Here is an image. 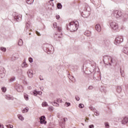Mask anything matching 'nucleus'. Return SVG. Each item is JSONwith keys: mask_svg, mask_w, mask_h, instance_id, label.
I'll return each instance as SVG.
<instances>
[{"mask_svg": "<svg viewBox=\"0 0 128 128\" xmlns=\"http://www.w3.org/2000/svg\"><path fill=\"white\" fill-rule=\"evenodd\" d=\"M56 102H62V99H60V98H58V99H57Z\"/></svg>", "mask_w": 128, "mask_h": 128, "instance_id": "nucleus-41", "label": "nucleus"}, {"mask_svg": "<svg viewBox=\"0 0 128 128\" xmlns=\"http://www.w3.org/2000/svg\"><path fill=\"white\" fill-rule=\"evenodd\" d=\"M50 0V2H52V1H54V0Z\"/></svg>", "mask_w": 128, "mask_h": 128, "instance_id": "nucleus-57", "label": "nucleus"}, {"mask_svg": "<svg viewBox=\"0 0 128 128\" xmlns=\"http://www.w3.org/2000/svg\"><path fill=\"white\" fill-rule=\"evenodd\" d=\"M49 110H52V107L50 106Z\"/></svg>", "mask_w": 128, "mask_h": 128, "instance_id": "nucleus-53", "label": "nucleus"}, {"mask_svg": "<svg viewBox=\"0 0 128 128\" xmlns=\"http://www.w3.org/2000/svg\"><path fill=\"white\" fill-rule=\"evenodd\" d=\"M18 118H19V120H24V116H22V115L20 114H18Z\"/></svg>", "mask_w": 128, "mask_h": 128, "instance_id": "nucleus-21", "label": "nucleus"}, {"mask_svg": "<svg viewBox=\"0 0 128 128\" xmlns=\"http://www.w3.org/2000/svg\"><path fill=\"white\" fill-rule=\"evenodd\" d=\"M6 100H14V97H12V96H10V95L6 96Z\"/></svg>", "mask_w": 128, "mask_h": 128, "instance_id": "nucleus-17", "label": "nucleus"}, {"mask_svg": "<svg viewBox=\"0 0 128 128\" xmlns=\"http://www.w3.org/2000/svg\"><path fill=\"white\" fill-rule=\"evenodd\" d=\"M89 128H94V124H91L88 126Z\"/></svg>", "mask_w": 128, "mask_h": 128, "instance_id": "nucleus-44", "label": "nucleus"}, {"mask_svg": "<svg viewBox=\"0 0 128 128\" xmlns=\"http://www.w3.org/2000/svg\"><path fill=\"white\" fill-rule=\"evenodd\" d=\"M85 10H86V12H85L84 14L83 15L84 16V18H88V16H90V7H88L86 6L85 7Z\"/></svg>", "mask_w": 128, "mask_h": 128, "instance_id": "nucleus-7", "label": "nucleus"}, {"mask_svg": "<svg viewBox=\"0 0 128 128\" xmlns=\"http://www.w3.org/2000/svg\"><path fill=\"white\" fill-rule=\"evenodd\" d=\"M94 79H96V78H94Z\"/></svg>", "mask_w": 128, "mask_h": 128, "instance_id": "nucleus-58", "label": "nucleus"}, {"mask_svg": "<svg viewBox=\"0 0 128 128\" xmlns=\"http://www.w3.org/2000/svg\"><path fill=\"white\" fill-rule=\"evenodd\" d=\"M82 124L83 126H84V123H82Z\"/></svg>", "mask_w": 128, "mask_h": 128, "instance_id": "nucleus-56", "label": "nucleus"}, {"mask_svg": "<svg viewBox=\"0 0 128 128\" xmlns=\"http://www.w3.org/2000/svg\"><path fill=\"white\" fill-rule=\"evenodd\" d=\"M14 20H16V22H20L22 20V15L18 14V15H16L14 16Z\"/></svg>", "mask_w": 128, "mask_h": 128, "instance_id": "nucleus-9", "label": "nucleus"}, {"mask_svg": "<svg viewBox=\"0 0 128 128\" xmlns=\"http://www.w3.org/2000/svg\"><path fill=\"white\" fill-rule=\"evenodd\" d=\"M6 126H7V128H14V126L12 125H10V124L6 125Z\"/></svg>", "mask_w": 128, "mask_h": 128, "instance_id": "nucleus-42", "label": "nucleus"}, {"mask_svg": "<svg viewBox=\"0 0 128 128\" xmlns=\"http://www.w3.org/2000/svg\"><path fill=\"white\" fill-rule=\"evenodd\" d=\"M124 40V38L122 36H119L116 38L115 40H114V44H120V42H122Z\"/></svg>", "mask_w": 128, "mask_h": 128, "instance_id": "nucleus-6", "label": "nucleus"}, {"mask_svg": "<svg viewBox=\"0 0 128 128\" xmlns=\"http://www.w3.org/2000/svg\"><path fill=\"white\" fill-rule=\"evenodd\" d=\"M53 26H54V28H55L58 27L57 24H56V22H54L53 24Z\"/></svg>", "mask_w": 128, "mask_h": 128, "instance_id": "nucleus-45", "label": "nucleus"}, {"mask_svg": "<svg viewBox=\"0 0 128 128\" xmlns=\"http://www.w3.org/2000/svg\"><path fill=\"white\" fill-rule=\"evenodd\" d=\"M14 80H16V78L14 77H12L10 78V82H14Z\"/></svg>", "mask_w": 128, "mask_h": 128, "instance_id": "nucleus-32", "label": "nucleus"}, {"mask_svg": "<svg viewBox=\"0 0 128 128\" xmlns=\"http://www.w3.org/2000/svg\"><path fill=\"white\" fill-rule=\"evenodd\" d=\"M34 2V0H26V2L28 4H32Z\"/></svg>", "mask_w": 128, "mask_h": 128, "instance_id": "nucleus-20", "label": "nucleus"}, {"mask_svg": "<svg viewBox=\"0 0 128 128\" xmlns=\"http://www.w3.org/2000/svg\"><path fill=\"white\" fill-rule=\"evenodd\" d=\"M0 50H2V52H6V48H4V47H1L0 48Z\"/></svg>", "mask_w": 128, "mask_h": 128, "instance_id": "nucleus-28", "label": "nucleus"}, {"mask_svg": "<svg viewBox=\"0 0 128 128\" xmlns=\"http://www.w3.org/2000/svg\"><path fill=\"white\" fill-rule=\"evenodd\" d=\"M39 78L40 80H44V78H42V77L40 76H39Z\"/></svg>", "mask_w": 128, "mask_h": 128, "instance_id": "nucleus-50", "label": "nucleus"}, {"mask_svg": "<svg viewBox=\"0 0 128 128\" xmlns=\"http://www.w3.org/2000/svg\"><path fill=\"white\" fill-rule=\"evenodd\" d=\"M24 98H25L26 100H28V95L26 94H24Z\"/></svg>", "mask_w": 128, "mask_h": 128, "instance_id": "nucleus-26", "label": "nucleus"}, {"mask_svg": "<svg viewBox=\"0 0 128 128\" xmlns=\"http://www.w3.org/2000/svg\"><path fill=\"white\" fill-rule=\"evenodd\" d=\"M104 62V60H108L110 61V62H109L110 66H112V64H114L116 60L114 58L110 56H105L103 58Z\"/></svg>", "mask_w": 128, "mask_h": 128, "instance_id": "nucleus-5", "label": "nucleus"}, {"mask_svg": "<svg viewBox=\"0 0 128 128\" xmlns=\"http://www.w3.org/2000/svg\"><path fill=\"white\" fill-rule=\"evenodd\" d=\"M94 79H96V78H94Z\"/></svg>", "mask_w": 128, "mask_h": 128, "instance_id": "nucleus-59", "label": "nucleus"}, {"mask_svg": "<svg viewBox=\"0 0 128 128\" xmlns=\"http://www.w3.org/2000/svg\"><path fill=\"white\" fill-rule=\"evenodd\" d=\"M75 98L76 100H78V101L80 100V97H78V96H76Z\"/></svg>", "mask_w": 128, "mask_h": 128, "instance_id": "nucleus-47", "label": "nucleus"}, {"mask_svg": "<svg viewBox=\"0 0 128 128\" xmlns=\"http://www.w3.org/2000/svg\"><path fill=\"white\" fill-rule=\"evenodd\" d=\"M30 23L28 22H26V27H25V28H24V30L28 32V28H30Z\"/></svg>", "mask_w": 128, "mask_h": 128, "instance_id": "nucleus-15", "label": "nucleus"}, {"mask_svg": "<svg viewBox=\"0 0 128 128\" xmlns=\"http://www.w3.org/2000/svg\"><path fill=\"white\" fill-rule=\"evenodd\" d=\"M18 58L12 56V60H18Z\"/></svg>", "mask_w": 128, "mask_h": 128, "instance_id": "nucleus-37", "label": "nucleus"}, {"mask_svg": "<svg viewBox=\"0 0 128 128\" xmlns=\"http://www.w3.org/2000/svg\"><path fill=\"white\" fill-rule=\"evenodd\" d=\"M4 68L0 69V77L2 78L4 77Z\"/></svg>", "mask_w": 128, "mask_h": 128, "instance_id": "nucleus-12", "label": "nucleus"}, {"mask_svg": "<svg viewBox=\"0 0 128 128\" xmlns=\"http://www.w3.org/2000/svg\"><path fill=\"white\" fill-rule=\"evenodd\" d=\"M27 74L30 78H34V74L32 73V70H28L27 72Z\"/></svg>", "mask_w": 128, "mask_h": 128, "instance_id": "nucleus-10", "label": "nucleus"}, {"mask_svg": "<svg viewBox=\"0 0 128 128\" xmlns=\"http://www.w3.org/2000/svg\"><path fill=\"white\" fill-rule=\"evenodd\" d=\"M30 34H30H30H30Z\"/></svg>", "mask_w": 128, "mask_h": 128, "instance_id": "nucleus-60", "label": "nucleus"}, {"mask_svg": "<svg viewBox=\"0 0 128 128\" xmlns=\"http://www.w3.org/2000/svg\"><path fill=\"white\" fill-rule=\"evenodd\" d=\"M94 114L95 116H100V112L98 111L96 112Z\"/></svg>", "mask_w": 128, "mask_h": 128, "instance_id": "nucleus-40", "label": "nucleus"}, {"mask_svg": "<svg viewBox=\"0 0 128 128\" xmlns=\"http://www.w3.org/2000/svg\"><path fill=\"white\" fill-rule=\"evenodd\" d=\"M54 40H58V38H62L61 36H58L57 34H54Z\"/></svg>", "mask_w": 128, "mask_h": 128, "instance_id": "nucleus-25", "label": "nucleus"}, {"mask_svg": "<svg viewBox=\"0 0 128 128\" xmlns=\"http://www.w3.org/2000/svg\"><path fill=\"white\" fill-rule=\"evenodd\" d=\"M123 52L128 56V47H124L123 48Z\"/></svg>", "mask_w": 128, "mask_h": 128, "instance_id": "nucleus-16", "label": "nucleus"}, {"mask_svg": "<svg viewBox=\"0 0 128 128\" xmlns=\"http://www.w3.org/2000/svg\"><path fill=\"white\" fill-rule=\"evenodd\" d=\"M112 16L116 18H118L119 20H126V17L122 15V12L120 10H113Z\"/></svg>", "mask_w": 128, "mask_h": 128, "instance_id": "nucleus-1", "label": "nucleus"}, {"mask_svg": "<svg viewBox=\"0 0 128 128\" xmlns=\"http://www.w3.org/2000/svg\"><path fill=\"white\" fill-rule=\"evenodd\" d=\"M122 87L120 86H118L117 87V92H118V94L122 92Z\"/></svg>", "mask_w": 128, "mask_h": 128, "instance_id": "nucleus-24", "label": "nucleus"}, {"mask_svg": "<svg viewBox=\"0 0 128 128\" xmlns=\"http://www.w3.org/2000/svg\"><path fill=\"white\" fill-rule=\"evenodd\" d=\"M52 46L50 44H43V50L45 52H48V54H50L52 50Z\"/></svg>", "mask_w": 128, "mask_h": 128, "instance_id": "nucleus-4", "label": "nucleus"}, {"mask_svg": "<svg viewBox=\"0 0 128 128\" xmlns=\"http://www.w3.org/2000/svg\"><path fill=\"white\" fill-rule=\"evenodd\" d=\"M66 29L70 32H76L78 30V24H76L74 22H70L68 26L67 25Z\"/></svg>", "mask_w": 128, "mask_h": 128, "instance_id": "nucleus-3", "label": "nucleus"}, {"mask_svg": "<svg viewBox=\"0 0 128 128\" xmlns=\"http://www.w3.org/2000/svg\"><path fill=\"white\" fill-rule=\"evenodd\" d=\"M28 112V109L26 108H24L22 110V112H23V114H24V112Z\"/></svg>", "mask_w": 128, "mask_h": 128, "instance_id": "nucleus-30", "label": "nucleus"}, {"mask_svg": "<svg viewBox=\"0 0 128 128\" xmlns=\"http://www.w3.org/2000/svg\"><path fill=\"white\" fill-rule=\"evenodd\" d=\"M95 28L98 32H100L102 30V28L100 27V24H97L96 25Z\"/></svg>", "mask_w": 128, "mask_h": 128, "instance_id": "nucleus-11", "label": "nucleus"}, {"mask_svg": "<svg viewBox=\"0 0 128 128\" xmlns=\"http://www.w3.org/2000/svg\"><path fill=\"white\" fill-rule=\"evenodd\" d=\"M57 8L58 10H62V4L60 3H58Z\"/></svg>", "mask_w": 128, "mask_h": 128, "instance_id": "nucleus-22", "label": "nucleus"}, {"mask_svg": "<svg viewBox=\"0 0 128 128\" xmlns=\"http://www.w3.org/2000/svg\"><path fill=\"white\" fill-rule=\"evenodd\" d=\"M38 94V92L36 90H34L33 92V94L35 96H36V95Z\"/></svg>", "mask_w": 128, "mask_h": 128, "instance_id": "nucleus-31", "label": "nucleus"}, {"mask_svg": "<svg viewBox=\"0 0 128 128\" xmlns=\"http://www.w3.org/2000/svg\"><path fill=\"white\" fill-rule=\"evenodd\" d=\"M103 44L106 47V48H108L110 46V42L108 40L104 41L103 42Z\"/></svg>", "mask_w": 128, "mask_h": 128, "instance_id": "nucleus-14", "label": "nucleus"}, {"mask_svg": "<svg viewBox=\"0 0 128 128\" xmlns=\"http://www.w3.org/2000/svg\"><path fill=\"white\" fill-rule=\"evenodd\" d=\"M65 104H66V106H70V102H66L65 103Z\"/></svg>", "mask_w": 128, "mask_h": 128, "instance_id": "nucleus-39", "label": "nucleus"}, {"mask_svg": "<svg viewBox=\"0 0 128 128\" xmlns=\"http://www.w3.org/2000/svg\"><path fill=\"white\" fill-rule=\"evenodd\" d=\"M28 60H29L30 62V64H32V62H34V59H32V58H29Z\"/></svg>", "mask_w": 128, "mask_h": 128, "instance_id": "nucleus-34", "label": "nucleus"}, {"mask_svg": "<svg viewBox=\"0 0 128 128\" xmlns=\"http://www.w3.org/2000/svg\"><path fill=\"white\" fill-rule=\"evenodd\" d=\"M88 90H94V86H90L88 87Z\"/></svg>", "mask_w": 128, "mask_h": 128, "instance_id": "nucleus-38", "label": "nucleus"}, {"mask_svg": "<svg viewBox=\"0 0 128 128\" xmlns=\"http://www.w3.org/2000/svg\"><path fill=\"white\" fill-rule=\"evenodd\" d=\"M84 122H86V120H84Z\"/></svg>", "mask_w": 128, "mask_h": 128, "instance_id": "nucleus-55", "label": "nucleus"}, {"mask_svg": "<svg viewBox=\"0 0 128 128\" xmlns=\"http://www.w3.org/2000/svg\"><path fill=\"white\" fill-rule=\"evenodd\" d=\"M105 126L106 128H110V124H108V122H106L105 123Z\"/></svg>", "mask_w": 128, "mask_h": 128, "instance_id": "nucleus-36", "label": "nucleus"}, {"mask_svg": "<svg viewBox=\"0 0 128 128\" xmlns=\"http://www.w3.org/2000/svg\"><path fill=\"white\" fill-rule=\"evenodd\" d=\"M42 106H48V102H44L42 103Z\"/></svg>", "mask_w": 128, "mask_h": 128, "instance_id": "nucleus-27", "label": "nucleus"}, {"mask_svg": "<svg viewBox=\"0 0 128 128\" xmlns=\"http://www.w3.org/2000/svg\"><path fill=\"white\" fill-rule=\"evenodd\" d=\"M28 64H26V62H22V68H28Z\"/></svg>", "mask_w": 128, "mask_h": 128, "instance_id": "nucleus-18", "label": "nucleus"}, {"mask_svg": "<svg viewBox=\"0 0 128 128\" xmlns=\"http://www.w3.org/2000/svg\"><path fill=\"white\" fill-rule=\"evenodd\" d=\"M56 20H60V15L57 14V15H56Z\"/></svg>", "mask_w": 128, "mask_h": 128, "instance_id": "nucleus-46", "label": "nucleus"}, {"mask_svg": "<svg viewBox=\"0 0 128 128\" xmlns=\"http://www.w3.org/2000/svg\"><path fill=\"white\" fill-rule=\"evenodd\" d=\"M86 120H88V119L86 118Z\"/></svg>", "mask_w": 128, "mask_h": 128, "instance_id": "nucleus-61", "label": "nucleus"}, {"mask_svg": "<svg viewBox=\"0 0 128 128\" xmlns=\"http://www.w3.org/2000/svg\"><path fill=\"white\" fill-rule=\"evenodd\" d=\"M53 106H59L60 104H58L56 103V101H54L53 104H52Z\"/></svg>", "mask_w": 128, "mask_h": 128, "instance_id": "nucleus-29", "label": "nucleus"}, {"mask_svg": "<svg viewBox=\"0 0 128 128\" xmlns=\"http://www.w3.org/2000/svg\"><path fill=\"white\" fill-rule=\"evenodd\" d=\"M36 34L38 36H40V32H38L36 31Z\"/></svg>", "mask_w": 128, "mask_h": 128, "instance_id": "nucleus-48", "label": "nucleus"}, {"mask_svg": "<svg viewBox=\"0 0 128 128\" xmlns=\"http://www.w3.org/2000/svg\"><path fill=\"white\" fill-rule=\"evenodd\" d=\"M128 118L127 117H124L122 121V124H128Z\"/></svg>", "mask_w": 128, "mask_h": 128, "instance_id": "nucleus-13", "label": "nucleus"}, {"mask_svg": "<svg viewBox=\"0 0 128 128\" xmlns=\"http://www.w3.org/2000/svg\"><path fill=\"white\" fill-rule=\"evenodd\" d=\"M56 28H57L58 30V32H60V31L62 30V28H61L60 27V26H57Z\"/></svg>", "mask_w": 128, "mask_h": 128, "instance_id": "nucleus-43", "label": "nucleus"}, {"mask_svg": "<svg viewBox=\"0 0 128 128\" xmlns=\"http://www.w3.org/2000/svg\"><path fill=\"white\" fill-rule=\"evenodd\" d=\"M85 36H92V32L90 31H86L84 32Z\"/></svg>", "mask_w": 128, "mask_h": 128, "instance_id": "nucleus-19", "label": "nucleus"}, {"mask_svg": "<svg viewBox=\"0 0 128 128\" xmlns=\"http://www.w3.org/2000/svg\"><path fill=\"white\" fill-rule=\"evenodd\" d=\"M78 107L80 108H84V104H79L78 105Z\"/></svg>", "mask_w": 128, "mask_h": 128, "instance_id": "nucleus-33", "label": "nucleus"}, {"mask_svg": "<svg viewBox=\"0 0 128 128\" xmlns=\"http://www.w3.org/2000/svg\"><path fill=\"white\" fill-rule=\"evenodd\" d=\"M63 120H64V122H66V120H68V118H63Z\"/></svg>", "mask_w": 128, "mask_h": 128, "instance_id": "nucleus-49", "label": "nucleus"}, {"mask_svg": "<svg viewBox=\"0 0 128 128\" xmlns=\"http://www.w3.org/2000/svg\"><path fill=\"white\" fill-rule=\"evenodd\" d=\"M22 44H24V42H22V39L19 40L18 41V46H22Z\"/></svg>", "mask_w": 128, "mask_h": 128, "instance_id": "nucleus-23", "label": "nucleus"}, {"mask_svg": "<svg viewBox=\"0 0 128 128\" xmlns=\"http://www.w3.org/2000/svg\"><path fill=\"white\" fill-rule=\"evenodd\" d=\"M109 24H110V26L112 30L114 32H118L120 30L118 29V24L114 21L110 20L109 22Z\"/></svg>", "mask_w": 128, "mask_h": 128, "instance_id": "nucleus-2", "label": "nucleus"}, {"mask_svg": "<svg viewBox=\"0 0 128 128\" xmlns=\"http://www.w3.org/2000/svg\"><path fill=\"white\" fill-rule=\"evenodd\" d=\"M2 90L3 92H6V88L3 87L2 88Z\"/></svg>", "mask_w": 128, "mask_h": 128, "instance_id": "nucleus-35", "label": "nucleus"}, {"mask_svg": "<svg viewBox=\"0 0 128 128\" xmlns=\"http://www.w3.org/2000/svg\"><path fill=\"white\" fill-rule=\"evenodd\" d=\"M40 124H46V116H43L40 117Z\"/></svg>", "mask_w": 128, "mask_h": 128, "instance_id": "nucleus-8", "label": "nucleus"}, {"mask_svg": "<svg viewBox=\"0 0 128 128\" xmlns=\"http://www.w3.org/2000/svg\"><path fill=\"white\" fill-rule=\"evenodd\" d=\"M57 116H58V118H60V114H58V115H57Z\"/></svg>", "mask_w": 128, "mask_h": 128, "instance_id": "nucleus-54", "label": "nucleus"}, {"mask_svg": "<svg viewBox=\"0 0 128 128\" xmlns=\"http://www.w3.org/2000/svg\"><path fill=\"white\" fill-rule=\"evenodd\" d=\"M0 128H4V125H2V124H0Z\"/></svg>", "mask_w": 128, "mask_h": 128, "instance_id": "nucleus-52", "label": "nucleus"}, {"mask_svg": "<svg viewBox=\"0 0 128 128\" xmlns=\"http://www.w3.org/2000/svg\"><path fill=\"white\" fill-rule=\"evenodd\" d=\"M42 92H38V94H39V96H42Z\"/></svg>", "mask_w": 128, "mask_h": 128, "instance_id": "nucleus-51", "label": "nucleus"}]
</instances>
